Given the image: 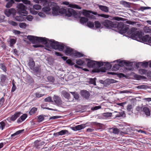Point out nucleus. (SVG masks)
Returning a JSON list of instances; mask_svg holds the SVG:
<instances>
[{"label": "nucleus", "instance_id": "1", "mask_svg": "<svg viewBox=\"0 0 151 151\" xmlns=\"http://www.w3.org/2000/svg\"><path fill=\"white\" fill-rule=\"evenodd\" d=\"M27 38L33 44H35L33 45L35 48L43 47V45L40 44V42L44 44L47 47L58 50L60 51H63L64 48V45L63 43L55 41L54 40H50L45 37L32 35L28 36Z\"/></svg>", "mask_w": 151, "mask_h": 151}, {"label": "nucleus", "instance_id": "2", "mask_svg": "<svg viewBox=\"0 0 151 151\" xmlns=\"http://www.w3.org/2000/svg\"><path fill=\"white\" fill-rule=\"evenodd\" d=\"M52 14L53 15H57L58 13L65 14L68 17H70L73 15L75 18H77L78 17L77 13L73 9L70 8L65 9L64 8L60 9L59 7L57 5L54 6L52 7Z\"/></svg>", "mask_w": 151, "mask_h": 151}, {"label": "nucleus", "instance_id": "3", "mask_svg": "<svg viewBox=\"0 0 151 151\" xmlns=\"http://www.w3.org/2000/svg\"><path fill=\"white\" fill-rule=\"evenodd\" d=\"M137 29L135 27H132L129 30L127 34L131 35V37L132 39L139 40H140L143 35V33L141 31H136Z\"/></svg>", "mask_w": 151, "mask_h": 151}, {"label": "nucleus", "instance_id": "4", "mask_svg": "<svg viewBox=\"0 0 151 151\" xmlns=\"http://www.w3.org/2000/svg\"><path fill=\"white\" fill-rule=\"evenodd\" d=\"M117 28L119 32L121 34H123L128 32L129 29V26L124 24L122 22L119 23L117 22Z\"/></svg>", "mask_w": 151, "mask_h": 151}, {"label": "nucleus", "instance_id": "5", "mask_svg": "<svg viewBox=\"0 0 151 151\" xmlns=\"http://www.w3.org/2000/svg\"><path fill=\"white\" fill-rule=\"evenodd\" d=\"M102 24L107 28H116L117 25V22H112L111 21L106 19L102 22Z\"/></svg>", "mask_w": 151, "mask_h": 151}, {"label": "nucleus", "instance_id": "6", "mask_svg": "<svg viewBox=\"0 0 151 151\" xmlns=\"http://www.w3.org/2000/svg\"><path fill=\"white\" fill-rule=\"evenodd\" d=\"M17 11L19 14L22 15L27 14V12L26 11V8L25 6L22 3H19L17 4Z\"/></svg>", "mask_w": 151, "mask_h": 151}, {"label": "nucleus", "instance_id": "7", "mask_svg": "<svg viewBox=\"0 0 151 151\" xmlns=\"http://www.w3.org/2000/svg\"><path fill=\"white\" fill-rule=\"evenodd\" d=\"M111 65L110 64L107 63L104 65V68H101L100 69H94L92 70L93 73H99L100 72H105L106 71L107 69H109L111 68Z\"/></svg>", "mask_w": 151, "mask_h": 151}, {"label": "nucleus", "instance_id": "8", "mask_svg": "<svg viewBox=\"0 0 151 151\" xmlns=\"http://www.w3.org/2000/svg\"><path fill=\"white\" fill-rule=\"evenodd\" d=\"M40 2L43 4L44 7L42 8V11L44 12H47L50 11V8L49 6L47 0H40Z\"/></svg>", "mask_w": 151, "mask_h": 151}, {"label": "nucleus", "instance_id": "9", "mask_svg": "<svg viewBox=\"0 0 151 151\" xmlns=\"http://www.w3.org/2000/svg\"><path fill=\"white\" fill-rule=\"evenodd\" d=\"M21 113L20 112H16L11 117H8L6 119V120L9 122H11L12 121H15L17 118L19 116Z\"/></svg>", "mask_w": 151, "mask_h": 151}, {"label": "nucleus", "instance_id": "10", "mask_svg": "<svg viewBox=\"0 0 151 151\" xmlns=\"http://www.w3.org/2000/svg\"><path fill=\"white\" fill-rule=\"evenodd\" d=\"M33 8H31L30 12L33 14H36L37 13V12L36 11L34 10V9L36 10H38L41 9V6L39 4H35L33 6Z\"/></svg>", "mask_w": 151, "mask_h": 151}, {"label": "nucleus", "instance_id": "11", "mask_svg": "<svg viewBox=\"0 0 151 151\" xmlns=\"http://www.w3.org/2000/svg\"><path fill=\"white\" fill-rule=\"evenodd\" d=\"M53 99L55 104L58 106L61 105L62 104V101L60 98L58 96H54Z\"/></svg>", "mask_w": 151, "mask_h": 151}, {"label": "nucleus", "instance_id": "12", "mask_svg": "<svg viewBox=\"0 0 151 151\" xmlns=\"http://www.w3.org/2000/svg\"><path fill=\"white\" fill-rule=\"evenodd\" d=\"M73 50L70 47H68L65 50V54L67 56H73Z\"/></svg>", "mask_w": 151, "mask_h": 151}, {"label": "nucleus", "instance_id": "13", "mask_svg": "<svg viewBox=\"0 0 151 151\" xmlns=\"http://www.w3.org/2000/svg\"><path fill=\"white\" fill-rule=\"evenodd\" d=\"M81 96L86 99H88L90 96L89 92L86 90H82L81 92Z\"/></svg>", "mask_w": 151, "mask_h": 151}, {"label": "nucleus", "instance_id": "14", "mask_svg": "<svg viewBox=\"0 0 151 151\" xmlns=\"http://www.w3.org/2000/svg\"><path fill=\"white\" fill-rule=\"evenodd\" d=\"M86 124H82L73 127V129L74 131H78L84 129L86 127Z\"/></svg>", "mask_w": 151, "mask_h": 151}, {"label": "nucleus", "instance_id": "15", "mask_svg": "<svg viewBox=\"0 0 151 151\" xmlns=\"http://www.w3.org/2000/svg\"><path fill=\"white\" fill-rule=\"evenodd\" d=\"M96 61L89 60L87 63V66L90 68H95Z\"/></svg>", "mask_w": 151, "mask_h": 151}, {"label": "nucleus", "instance_id": "16", "mask_svg": "<svg viewBox=\"0 0 151 151\" xmlns=\"http://www.w3.org/2000/svg\"><path fill=\"white\" fill-rule=\"evenodd\" d=\"M0 84L2 86H3L7 78L6 76L4 74H1L0 76Z\"/></svg>", "mask_w": 151, "mask_h": 151}, {"label": "nucleus", "instance_id": "17", "mask_svg": "<svg viewBox=\"0 0 151 151\" xmlns=\"http://www.w3.org/2000/svg\"><path fill=\"white\" fill-rule=\"evenodd\" d=\"M28 65L31 70H33L35 66V63L33 59L31 58H29Z\"/></svg>", "mask_w": 151, "mask_h": 151}, {"label": "nucleus", "instance_id": "18", "mask_svg": "<svg viewBox=\"0 0 151 151\" xmlns=\"http://www.w3.org/2000/svg\"><path fill=\"white\" fill-rule=\"evenodd\" d=\"M99 8L102 11L105 12H108L109 11V8L106 6L102 5L98 6Z\"/></svg>", "mask_w": 151, "mask_h": 151}, {"label": "nucleus", "instance_id": "19", "mask_svg": "<svg viewBox=\"0 0 151 151\" xmlns=\"http://www.w3.org/2000/svg\"><path fill=\"white\" fill-rule=\"evenodd\" d=\"M27 116L26 114H24L22 115L17 120V122L20 123L24 121Z\"/></svg>", "mask_w": 151, "mask_h": 151}, {"label": "nucleus", "instance_id": "20", "mask_svg": "<svg viewBox=\"0 0 151 151\" xmlns=\"http://www.w3.org/2000/svg\"><path fill=\"white\" fill-rule=\"evenodd\" d=\"M114 113H117V114L115 115V117L114 118L117 117H124L126 116V114L124 111H122L120 112H118L117 111H115Z\"/></svg>", "mask_w": 151, "mask_h": 151}, {"label": "nucleus", "instance_id": "21", "mask_svg": "<svg viewBox=\"0 0 151 151\" xmlns=\"http://www.w3.org/2000/svg\"><path fill=\"white\" fill-rule=\"evenodd\" d=\"M80 22L81 23L83 24L87 23L88 20V19L84 17H80Z\"/></svg>", "mask_w": 151, "mask_h": 151}, {"label": "nucleus", "instance_id": "22", "mask_svg": "<svg viewBox=\"0 0 151 151\" xmlns=\"http://www.w3.org/2000/svg\"><path fill=\"white\" fill-rule=\"evenodd\" d=\"M34 71L37 76H39L40 75V73L41 69L40 68L38 67H36L35 68H34Z\"/></svg>", "mask_w": 151, "mask_h": 151}, {"label": "nucleus", "instance_id": "23", "mask_svg": "<svg viewBox=\"0 0 151 151\" xmlns=\"http://www.w3.org/2000/svg\"><path fill=\"white\" fill-rule=\"evenodd\" d=\"M63 4L65 5H69V7L72 8H78V6L76 5V4H69V2L67 1H64L63 2Z\"/></svg>", "mask_w": 151, "mask_h": 151}, {"label": "nucleus", "instance_id": "24", "mask_svg": "<svg viewBox=\"0 0 151 151\" xmlns=\"http://www.w3.org/2000/svg\"><path fill=\"white\" fill-rule=\"evenodd\" d=\"M24 131V129L18 130L14 133L11 134V137H12V138L14 139L17 137L16 136L17 135H18L20 133H22Z\"/></svg>", "mask_w": 151, "mask_h": 151}, {"label": "nucleus", "instance_id": "25", "mask_svg": "<svg viewBox=\"0 0 151 151\" xmlns=\"http://www.w3.org/2000/svg\"><path fill=\"white\" fill-rule=\"evenodd\" d=\"M72 56L75 57L76 58H81L84 55L80 52H73Z\"/></svg>", "mask_w": 151, "mask_h": 151}, {"label": "nucleus", "instance_id": "26", "mask_svg": "<svg viewBox=\"0 0 151 151\" xmlns=\"http://www.w3.org/2000/svg\"><path fill=\"white\" fill-rule=\"evenodd\" d=\"M143 110L145 114L147 116H149L150 115V111L149 109L147 107H145L143 108Z\"/></svg>", "mask_w": 151, "mask_h": 151}, {"label": "nucleus", "instance_id": "27", "mask_svg": "<svg viewBox=\"0 0 151 151\" xmlns=\"http://www.w3.org/2000/svg\"><path fill=\"white\" fill-rule=\"evenodd\" d=\"M14 3V0H10L8 1L5 6L6 8H10L12 6L13 4Z\"/></svg>", "mask_w": 151, "mask_h": 151}, {"label": "nucleus", "instance_id": "28", "mask_svg": "<svg viewBox=\"0 0 151 151\" xmlns=\"http://www.w3.org/2000/svg\"><path fill=\"white\" fill-rule=\"evenodd\" d=\"M62 95L63 96L68 99H69L70 98V95L68 92L64 91L62 92Z\"/></svg>", "mask_w": 151, "mask_h": 151}, {"label": "nucleus", "instance_id": "29", "mask_svg": "<svg viewBox=\"0 0 151 151\" xmlns=\"http://www.w3.org/2000/svg\"><path fill=\"white\" fill-rule=\"evenodd\" d=\"M139 73L142 75H145L147 73L148 74L147 70L143 69H140L138 70Z\"/></svg>", "mask_w": 151, "mask_h": 151}, {"label": "nucleus", "instance_id": "30", "mask_svg": "<svg viewBox=\"0 0 151 151\" xmlns=\"http://www.w3.org/2000/svg\"><path fill=\"white\" fill-rule=\"evenodd\" d=\"M134 78L138 80H140L141 79H145L146 77L143 76H142L137 74H136L134 76Z\"/></svg>", "mask_w": 151, "mask_h": 151}, {"label": "nucleus", "instance_id": "31", "mask_svg": "<svg viewBox=\"0 0 151 151\" xmlns=\"http://www.w3.org/2000/svg\"><path fill=\"white\" fill-rule=\"evenodd\" d=\"M104 63H105L96 61L95 68L97 67L99 68L100 67L104 65Z\"/></svg>", "mask_w": 151, "mask_h": 151}, {"label": "nucleus", "instance_id": "32", "mask_svg": "<svg viewBox=\"0 0 151 151\" xmlns=\"http://www.w3.org/2000/svg\"><path fill=\"white\" fill-rule=\"evenodd\" d=\"M149 36V35H146L144 36H142V37L140 39V40H141L142 41L145 42H148Z\"/></svg>", "mask_w": 151, "mask_h": 151}, {"label": "nucleus", "instance_id": "33", "mask_svg": "<svg viewBox=\"0 0 151 151\" xmlns=\"http://www.w3.org/2000/svg\"><path fill=\"white\" fill-rule=\"evenodd\" d=\"M45 116L43 115H40L37 116V122H42L44 120V117Z\"/></svg>", "mask_w": 151, "mask_h": 151}, {"label": "nucleus", "instance_id": "34", "mask_svg": "<svg viewBox=\"0 0 151 151\" xmlns=\"http://www.w3.org/2000/svg\"><path fill=\"white\" fill-rule=\"evenodd\" d=\"M37 110V108L33 107L29 111V114L31 115H32L36 112Z\"/></svg>", "mask_w": 151, "mask_h": 151}, {"label": "nucleus", "instance_id": "35", "mask_svg": "<svg viewBox=\"0 0 151 151\" xmlns=\"http://www.w3.org/2000/svg\"><path fill=\"white\" fill-rule=\"evenodd\" d=\"M91 12V11H88L87 10H85L83 12V15L86 17H90V13Z\"/></svg>", "mask_w": 151, "mask_h": 151}, {"label": "nucleus", "instance_id": "36", "mask_svg": "<svg viewBox=\"0 0 151 151\" xmlns=\"http://www.w3.org/2000/svg\"><path fill=\"white\" fill-rule=\"evenodd\" d=\"M84 63V62L80 59H78L76 60V63L79 65H83Z\"/></svg>", "mask_w": 151, "mask_h": 151}, {"label": "nucleus", "instance_id": "37", "mask_svg": "<svg viewBox=\"0 0 151 151\" xmlns=\"http://www.w3.org/2000/svg\"><path fill=\"white\" fill-rule=\"evenodd\" d=\"M47 78L48 81L50 82L53 83L55 80L54 78L51 76H48Z\"/></svg>", "mask_w": 151, "mask_h": 151}, {"label": "nucleus", "instance_id": "38", "mask_svg": "<svg viewBox=\"0 0 151 151\" xmlns=\"http://www.w3.org/2000/svg\"><path fill=\"white\" fill-rule=\"evenodd\" d=\"M144 31L146 33H150L151 32V29L150 27H145L144 28Z\"/></svg>", "mask_w": 151, "mask_h": 151}, {"label": "nucleus", "instance_id": "39", "mask_svg": "<svg viewBox=\"0 0 151 151\" xmlns=\"http://www.w3.org/2000/svg\"><path fill=\"white\" fill-rule=\"evenodd\" d=\"M103 116L106 118H108L113 115H112V113L111 112H106L103 114Z\"/></svg>", "mask_w": 151, "mask_h": 151}, {"label": "nucleus", "instance_id": "40", "mask_svg": "<svg viewBox=\"0 0 151 151\" xmlns=\"http://www.w3.org/2000/svg\"><path fill=\"white\" fill-rule=\"evenodd\" d=\"M87 26L90 28H93L94 27V23L91 21H88L87 22Z\"/></svg>", "mask_w": 151, "mask_h": 151}, {"label": "nucleus", "instance_id": "41", "mask_svg": "<svg viewBox=\"0 0 151 151\" xmlns=\"http://www.w3.org/2000/svg\"><path fill=\"white\" fill-rule=\"evenodd\" d=\"M95 27L96 28H99L101 27V23L98 21H96L94 22Z\"/></svg>", "mask_w": 151, "mask_h": 151}, {"label": "nucleus", "instance_id": "42", "mask_svg": "<svg viewBox=\"0 0 151 151\" xmlns=\"http://www.w3.org/2000/svg\"><path fill=\"white\" fill-rule=\"evenodd\" d=\"M120 68L119 65L118 64H115L112 68V70L114 71H116L119 70Z\"/></svg>", "mask_w": 151, "mask_h": 151}, {"label": "nucleus", "instance_id": "43", "mask_svg": "<svg viewBox=\"0 0 151 151\" xmlns=\"http://www.w3.org/2000/svg\"><path fill=\"white\" fill-rule=\"evenodd\" d=\"M96 78H90L89 79V83L91 84H93L94 85H96Z\"/></svg>", "mask_w": 151, "mask_h": 151}, {"label": "nucleus", "instance_id": "44", "mask_svg": "<svg viewBox=\"0 0 151 151\" xmlns=\"http://www.w3.org/2000/svg\"><path fill=\"white\" fill-rule=\"evenodd\" d=\"M38 142H39L38 141ZM45 143V142L43 141L40 142H38V144H35V146L37 148L39 149L40 148V146H42V145H43Z\"/></svg>", "mask_w": 151, "mask_h": 151}, {"label": "nucleus", "instance_id": "45", "mask_svg": "<svg viewBox=\"0 0 151 151\" xmlns=\"http://www.w3.org/2000/svg\"><path fill=\"white\" fill-rule=\"evenodd\" d=\"M124 64L127 66H132L133 65L132 63L129 61L124 60Z\"/></svg>", "mask_w": 151, "mask_h": 151}, {"label": "nucleus", "instance_id": "46", "mask_svg": "<svg viewBox=\"0 0 151 151\" xmlns=\"http://www.w3.org/2000/svg\"><path fill=\"white\" fill-rule=\"evenodd\" d=\"M60 135H63L68 133V131L66 130H62L59 132Z\"/></svg>", "mask_w": 151, "mask_h": 151}, {"label": "nucleus", "instance_id": "47", "mask_svg": "<svg viewBox=\"0 0 151 151\" xmlns=\"http://www.w3.org/2000/svg\"><path fill=\"white\" fill-rule=\"evenodd\" d=\"M122 4L126 7H129L130 6L129 3L125 1H123L122 2Z\"/></svg>", "mask_w": 151, "mask_h": 151}, {"label": "nucleus", "instance_id": "48", "mask_svg": "<svg viewBox=\"0 0 151 151\" xmlns=\"http://www.w3.org/2000/svg\"><path fill=\"white\" fill-rule=\"evenodd\" d=\"M5 14L7 17H9L11 14L9 9H6L4 11Z\"/></svg>", "mask_w": 151, "mask_h": 151}, {"label": "nucleus", "instance_id": "49", "mask_svg": "<svg viewBox=\"0 0 151 151\" xmlns=\"http://www.w3.org/2000/svg\"><path fill=\"white\" fill-rule=\"evenodd\" d=\"M0 68L4 72H6V68L4 63H1L0 64Z\"/></svg>", "mask_w": 151, "mask_h": 151}, {"label": "nucleus", "instance_id": "50", "mask_svg": "<svg viewBox=\"0 0 151 151\" xmlns=\"http://www.w3.org/2000/svg\"><path fill=\"white\" fill-rule=\"evenodd\" d=\"M151 8L149 7H144L141 6L139 8V10H141L142 11H143L144 10L151 9Z\"/></svg>", "mask_w": 151, "mask_h": 151}, {"label": "nucleus", "instance_id": "51", "mask_svg": "<svg viewBox=\"0 0 151 151\" xmlns=\"http://www.w3.org/2000/svg\"><path fill=\"white\" fill-rule=\"evenodd\" d=\"M151 8L149 7H144L141 6L139 8V10H141L142 11H143L144 10L151 9Z\"/></svg>", "mask_w": 151, "mask_h": 151}, {"label": "nucleus", "instance_id": "52", "mask_svg": "<svg viewBox=\"0 0 151 151\" xmlns=\"http://www.w3.org/2000/svg\"><path fill=\"white\" fill-rule=\"evenodd\" d=\"M133 106L131 104H129L128 105L127 107V110L128 112L130 111L132 109Z\"/></svg>", "mask_w": 151, "mask_h": 151}, {"label": "nucleus", "instance_id": "53", "mask_svg": "<svg viewBox=\"0 0 151 151\" xmlns=\"http://www.w3.org/2000/svg\"><path fill=\"white\" fill-rule=\"evenodd\" d=\"M116 61L119 63L118 64L119 65L120 67H123L124 66V60H121L119 62L118 60H117Z\"/></svg>", "mask_w": 151, "mask_h": 151}, {"label": "nucleus", "instance_id": "54", "mask_svg": "<svg viewBox=\"0 0 151 151\" xmlns=\"http://www.w3.org/2000/svg\"><path fill=\"white\" fill-rule=\"evenodd\" d=\"M19 26L21 28L25 29L27 26V25L24 23H22L19 24Z\"/></svg>", "mask_w": 151, "mask_h": 151}, {"label": "nucleus", "instance_id": "55", "mask_svg": "<svg viewBox=\"0 0 151 151\" xmlns=\"http://www.w3.org/2000/svg\"><path fill=\"white\" fill-rule=\"evenodd\" d=\"M14 82V81L13 80L12 81V84L13 85V86H12V89H11V91L12 92H14L17 88Z\"/></svg>", "mask_w": 151, "mask_h": 151}, {"label": "nucleus", "instance_id": "56", "mask_svg": "<svg viewBox=\"0 0 151 151\" xmlns=\"http://www.w3.org/2000/svg\"><path fill=\"white\" fill-rule=\"evenodd\" d=\"M16 42V40L14 39H11L10 40V46L11 47L13 46Z\"/></svg>", "mask_w": 151, "mask_h": 151}, {"label": "nucleus", "instance_id": "57", "mask_svg": "<svg viewBox=\"0 0 151 151\" xmlns=\"http://www.w3.org/2000/svg\"><path fill=\"white\" fill-rule=\"evenodd\" d=\"M9 23L14 26H16L18 25V24L17 23L13 21H10L9 22Z\"/></svg>", "mask_w": 151, "mask_h": 151}, {"label": "nucleus", "instance_id": "58", "mask_svg": "<svg viewBox=\"0 0 151 151\" xmlns=\"http://www.w3.org/2000/svg\"><path fill=\"white\" fill-rule=\"evenodd\" d=\"M66 63L70 65H74V63L72 62V60L70 59H68L66 60Z\"/></svg>", "mask_w": 151, "mask_h": 151}, {"label": "nucleus", "instance_id": "59", "mask_svg": "<svg viewBox=\"0 0 151 151\" xmlns=\"http://www.w3.org/2000/svg\"><path fill=\"white\" fill-rule=\"evenodd\" d=\"M113 132L115 134H118L119 132V130L117 128L113 129Z\"/></svg>", "mask_w": 151, "mask_h": 151}, {"label": "nucleus", "instance_id": "60", "mask_svg": "<svg viewBox=\"0 0 151 151\" xmlns=\"http://www.w3.org/2000/svg\"><path fill=\"white\" fill-rule=\"evenodd\" d=\"M4 101L5 99L4 97H3L0 99V107L2 106Z\"/></svg>", "mask_w": 151, "mask_h": 151}, {"label": "nucleus", "instance_id": "61", "mask_svg": "<svg viewBox=\"0 0 151 151\" xmlns=\"http://www.w3.org/2000/svg\"><path fill=\"white\" fill-rule=\"evenodd\" d=\"M45 101V102H53V101L52 99V98L51 97H48L44 99Z\"/></svg>", "mask_w": 151, "mask_h": 151}, {"label": "nucleus", "instance_id": "62", "mask_svg": "<svg viewBox=\"0 0 151 151\" xmlns=\"http://www.w3.org/2000/svg\"><path fill=\"white\" fill-rule=\"evenodd\" d=\"M109 19L112 20H116L118 21H119L121 20V18L118 17H115L112 18H109Z\"/></svg>", "mask_w": 151, "mask_h": 151}, {"label": "nucleus", "instance_id": "63", "mask_svg": "<svg viewBox=\"0 0 151 151\" xmlns=\"http://www.w3.org/2000/svg\"><path fill=\"white\" fill-rule=\"evenodd\" d=\"M99 16L103 17L106 18H109V17H111V16L109 15L105 14H100L98 15Z\"/></svg>", "mask_w": 151, "mask_h": 151}, {"label": "nucleus", "instance_id": "64", "mask_svg": "<svg viewBox=\"0 0 151 151\" xmlns=\"http://www.w3.org/2000/svg\"><path fill=\"white\" fill-rule=\"evenodd\" d=\"M9 10L10 11V12L11 14L14 15L16 12V10L14 9L11 8L10 9H9Z\"/></svg>", "mask_w": 151, "mask_h": 151}]
</instances>
